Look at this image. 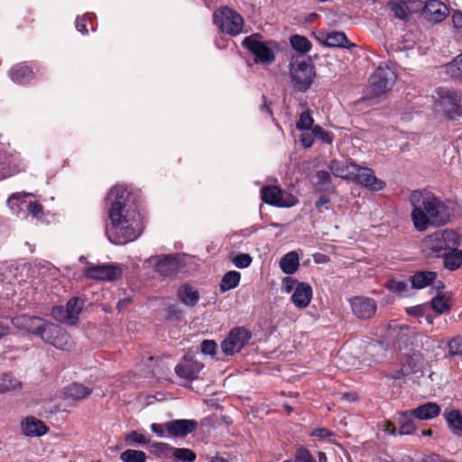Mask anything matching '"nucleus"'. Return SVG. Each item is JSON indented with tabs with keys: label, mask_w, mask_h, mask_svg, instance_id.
<instances>
[{
	"label": "nucleus",
	"mask_w": 462,
	"mask_h": 462,
	"mask_svg": "<svg viewBox=\"0 0 462 462\" xmlns=\"http://www.w3.org/2000/svg\"><path fill=\"white\" fill-rule=\"evenodd\" d=\"M290 43L294 50L302 53L308 52L311 49V42L305 36L293 35L290 39Z\"/></svg>",
	"instance_id": "nucleus-40"
},
{
	"label": "nucleus",
	"mask_w": 462,
	"mask_h": 462,
	"mask_svg": "<svg viewBox=\"0 0 462 462\" xmlns=\"http://www.w3.org/2000/svg\"><path fill=\"white\" fill-rule=\"evenodd\" d=\"M441 258L443 265L449 271H456L462 265V250L453 246Z\"/></svg>",
	"instance_id": "nucleus-29"
},
{
	"label": "nucleus",
	"mask_w": 462,
	"mask_h": 462,
	"mask_svg": "<svg viewBox=\"0 0 462 462\" xmlns=\"http://www.w3.org/2000/svg\"><path fill=\"white\" fill-rule=\"evenodd\" d=\"M299 282L291 277H285L282 280V286L285 292L290 293L294 291Z\"/></svg>",
	"instance_id": "nucleus-54"
},
{
	"label": "nucleus",
	"mask_w": 462,
	"mask_h": 462,
	"mask_svg": "<svg viewBox=\"0 0 462 462\" xmlns=\"http://www.w3.org/2000/svg\"><path fill=\"white\" fill-rule=\"evenodd\" d=\"M159 447L162 452H167V455L171 454L177 461L193 462L196 459V454L189 448H172L163 443H161Z\"/></svg>",
	"instance_id": "nucleus-24"
},
{
	"label": "nucleus",
	"mask_w": 462,
	"mask_h": 462,
	"mask_svg": "<svg viewBox=\"0 0 462 462\" xmlns=\"http://www.w3.org/2000/svg\"><path fill=\"white\" fill-rule=\"evenodd\" d=\"M352 180H356L366 189L375 191L382 190L385 186L384 181L379 180L372 169L359 165H357V170Z\"/></svg>",
	"instance_id": "nucleus-15"
},
{
	"label": "nucleus",
	"mask_w": 462,
	"mask_h": 462,
	"mask_svg": "<svg viewBox=\"0 0 462 462\" xmlns=\"http://www.w3.org/2000/svg\"><path fill=\"white\" fill-rule=\"evenodd\" d=\"M387 288L393 292L403 295L408 290V284L405 282L390 281L387 283Z\"/></svg>",
	"instance_id": "nucleus-45"
},
{
	"label": "nucleus",
	"mask_w": 462,
	"mask_h": 462,
	"mask_svg": "<svg viewBox=\"0 0 462 462\" xmlns=\"http://www.w3.org/2000/svg\"><path fill=\"white\" fill-rule=\"evenodd\" d=\"M9 327L7 324L0 321V338L8 334Z\"/></svg>",
	"instance_id": "nucleus-64"
},
{
	"label": "nucleus",
	"mask_w": 462,
	"mask_h": 462,
	"mask_svg": "<svg viewBox=\"0 0 462 462\" xmlns=\"http://www.w3.org/2000/svg\"><path fill=\"white\" fill-rule=\"evenodd\" d=\"M180 269L178 259L172 255H165L155 265V270L163 276H170Z\"/></svg>",
	"instance_id": "nucleus-28"
},
{
	"label": "nucleus",
	"mask_w": 462,
	"mask_h": 462,
	"mask_svg": "<svg viewBox=\"0 0 462 462\" xmlns=\"http://www.w3.org/2000/svg\"><path fill=\"white\" fill-rule=\"evenodd\" d=\"M166 312L167 318L171 320H179L182 317V311L173 305L169 306Z\"/></svg>",
	"instance_id": "nucleus-53"
},
{
	"label": "nucleus",
	"mask_w": 462,
	"mask_h": 462,
	"mask_svg": "<svg viewBox=\"0 0 462 462\" xmlns=\"http://www.w3.org/2000/svg\"><path fill=\"white\" fill-rule=\"evenodd\" d=\"M21 382L12 374L0 373V394L21 388Z\"/></svg>",
	"instance_id": "nucleus-35"
},
{
	"label": "nucleus",
	"mask_w": 462,
	"mask_h": 462,
	"mask_svg": "<svg viewBox=\"0 0 462 462\" xmlns=\"http://www.w3.org/2000/svg\"><path fill=\"white\" fill-rule=\"evenodd\" d=\"M234 264L238 268H246L252 263V257L248 254H239L233 260Z\"/></svg>",
	"instance_id": "nucleus-50"
},
{
	"label": "nucleus",
	"mask_w": 462,
	"mask_h": 462,
	"mask_svg": "<svg viewBox=\"0 0 462 462\" xmlns=\"http://www.w3.org/2000/svg\"><path fill=\"white\" fill-rule=\"evenodd\" d=\"M36 336L40 337L45 343L57 346L58 328L54 323L44 320V325L42 326Z\"/></svg>",
	"instance_id": "nucleus-30"
},
{
	"label": "nucleus",
	"mask_w": 462,
	"mask_h": 462,
	"mask_svg": "<svg viewBox=\"0 0 462 462\" xmlns=\"http://www.w3.org/2000/svg\"><path fill=\"white\" fill-rule=\"evenodd\" d=\"M294 458L295 462H316L311 453L303 447L297 448Z\"/></svg>",
	"instance_id": "nucleus-44"
},
{
	"label": "nucleus",
	"mask_w": 462,
	"mask_h": 462,
	"mask_svg": "<svg viewBox=\"0 0 462 462\" xmlns=\"http://www.w3.org/2000/svg\"><path fill=\"white\" fill-rule=\"evenodd\" d=\"M198 423L194 420H173L168 422V435L173 437H185L197 429Z\"/></svg>",
	"instance_id": "nucleus-22"
},
{
	"label": "nucleus",
	"mask_w": 462,
	"mask_h": 462,
	"mask_svg": "<svg viewBox=\"0 0 462 462\" xmlns=\"http://www.w3.org/2000/svg\"><path fill=\"white\" fill-rule=\"evenodd\" d=\"M396 80V75L388 67H379L371 75L366 88V97L369 99L380 97L388 92Z\"/></svg>",
	"instance_id": "nucleus-5"
},
{
	"label": "nucleus",
	"mask_w": 462,
	"mask_h": 462,
	"mask_svg": "<svg viewBox=\"0 0 462 462\" xmlns=\"http://www.w3.org/2000/svg\"><path fill=\"white\" fill-rule=\"evenodd\" d=\"M437 94L439 98V106L447 118L455 120L462 116V96L460 93L453 88H438Z\"/></svg>",
	"instance_id": "nucleus-9"
},
{
	"label": "nucleus",
	"mask_w": 462,
	"mask_h": 462,
	"mask_svg": "<svg viewBox=\"0 0 462 462\" xmlns=\"http://www.w3.org/2000/svg\"><path fill=\"white\" fill-rule=\"evenodd\" d=\"M423 356L419 351H413L405 356L402 367L393 372L389 376L393 380L413 379L422 376Z\"/></svg>",
	"instance_id": "nucleus-8"
},
{
	"label": "nucleus",
	"mask_w": 462,
	"mask_h": 462,
	"mask_svg": "<svg viewBox=\"0 0 462 462\" xmlns=\"http://www.w3.org/2000/svg\"><path fill=\"white\" fill-rule=\"evenodd\" d=\"M328 168L334 176L352 180L357 170V164L347 161L333 160L330 162Z\"/></svg>",
	"instance_id": "nucleus-21"
},
{
	"label": "nucleus",
	"mask_w": 462,
	"mask_h": 462,
	"mask_svg": "<svg viewBox=\"0 0 462 462\" xmlns=\"http://www.w3.org/2000/svg\"><path fill=\"white\" fill-rule=\"evenodd\" d=\"M8 75L12 81L18 84L28 83L34 77L32 69L24 64H17L14 66L9 70Z\"/></svg>",
	"instance_id": "nucleus-26"
},
{
	"label": "nucleus",
	"mask_w": 462,
	"mask_h": 462,
	"mask_svg": "<svg viewBox=\"0 0 462 462\" xmlns=\"http://www.w3.org/2000/svg\"><path fill=\"white\" fill-rule=\"evenodd\" d=\"M448 14V8L439 0H427L421 11V15L433 23L442 22Z\"/></svg>",
	"instance_id": "nucleus-16"
},
{
	"label": "nucleus",
	"mask_w": 462,
	"mask_h": 462,
	"mask_svg": "<svg viewBox=\"0 0 462 462\" xmlns=\"http://www.w3.org/2000/svg\"><path fill=\"white\" fill-rule=\"evenodd\" d=\"M121 269L113 263L93 265L85 271L88 278L108 282L116 280L121 276Z\"/></svg>",
	"instance_id": "nucleus-12"
},
{
	"label": "nucleus",
	"mask_w": 462,
	"mask_h": 462,
	"mask_svg": "<svg viewBox=\"0 0 462 462\" xmlns=\"http://www.w3.org/2000/svg\"><path fill=\"white\" fill-rule=\"evenodd\" d=\"M350 305L353 313L362 319L372 318L376 311V303L374 300L363 296H356L350 300Z\"/></svg>",
	"instance_id": "nucleus-14"
},
{
	"label": "nucleus",
	"mask_w": 462,
	"mask_h": 462,
	"mask_svg": "<svg viewBox=\"0 0 462 462\" xmlns=\"http://www.w3.org/2000/svg\"><path fill=\"white\" fill-rule=\"evenodd\" d=\"M204 367L200 362L192 357H184L175 367L176 374L186 380L193 381Z\"/></svg>",
	"instance_id": "nucleus-17"
},
{
	"label": "nucleus",
	"mask_w": 462,
	"mask_h": 462,
	"mask_svg": "<svg viewBox=\"0 0 462 462\" xmlns=\"http://www.w3.org/2000/svg\"><path fill=\"white\" fill-rule=\"evenodd\" d=\"M407 313L416 317H422L424 315V308L422 306H416L407 310Z\"/></svg>",
	"instance_id": "nucleus-59"
},
{
	"label": "nucleus",
	"mask_w": 462,
	"mask_h": 462,
	"mask_svg": "<svg viewBox=\"0 0 462 462\" xmlns=\"http://www.w3.org/2000/svg\"><path fill=\"white\" fill-rule=\"evenodd\" d=\"M178 300L188 307H195L199 300V292L191 285L182 284L177 291Z\"/></svg>",
	"instance_id": "nucleus-23"
},
{
	"label": "nucleus",
	"mask_w": 462,
	"mask_h": 462,
	"mask_svg": "<svg viewBox=\"0 0 462 462\" xmlns=\"http://www.w3.org/2000/svg\"><path fill=\"white\" fill-rule=\"evenodd\" d=\"M120 458L124 462H145L146 454L142 450L126 449L121 453Z\"/></svg>",
	"instance_id": "nucleus-41"
},
{
	"label": "nucleus",
	"mask_w": 462,
	"mask_h": 462,
	"mask_svg": "<svg viewBox=\"0 0 462 462\" xmlns=\"http://www.w3.org/2000/svg\"><path fill=\"white\" fill-rule=\"evenodd\" d=\"M261 199L266 204L279 208H291L299 202L293 194L281 189L274 185L263 187L261 189Z\"/></svg>",
	"instance_id": "nucleus-10"
},
{
	"label": "nucleus",
	"mask_w": 462,
	"mask_h": 462,
	"mask_svg": "<svg viewBox=\"0 0 462 462\" xmlns=\"http://www.w3.org/2000/svg\"><path fill=\"white\" fill-rule=\"evenodd\" d=\"M311 299V286L306 282H299L292 292L291 300L295 307L304 309L310 305Z\"/></svg>",
	"instance_id": "nucleus-20"
},
{
	"label": "nucleus",
	"mask_w": 462,
	"mask_h": 462,
	"mask_svg": "<svg viewBox=\"0 0 462 462\" xmlns=\"http://www.w3.org/2000/svg\"><path fill=\"white\" fill-rule=\"evenodd\" d=\"M84 300L79 297L71 298L66 304L65 310H60V323L75 326L79 320V314L84 308Z\"/></svg>",
	"instance_id": "nucleus-13"
},
{
	"label": "nucleus",
	"mask_w": 462,
	"mask_h": 462,
	"mask_svg": "<svg viewBox=\"0 0 462 462\" xmlns=\"http://www.w3.org/2000/svg\"><path fill=\"white\" fill-rule=\"evenodd\" d=\"M314 120L309 110L303 111L300 115V118L296 123V127L299 130H310L313 127Z\"/></svg>",
	"instance_id": "nucleus-42"
},
{
	"label": "nucleus",
	"mask_w": 462,
	"mask_h": 462,
	"mask_svg": "<svg viewBox=\"0 0 462 462\" xmlns=\"http://www.w3.org/2000/svg\"><path fill=\"white\" fill-rule=\"evenodd\" d=\"M412 414H411V411H405L400 416V428L399 433L401 435H408L413 433L415 430L414 421L411 419Z\"/></svg>",
	"instance_id": "nucleus-38"
},
{
	"label": "nucleus",
	"mask_w": 462,
	"mask_h": 462,
	"mask_svg": "<svg viewBox=\"0 0 462 462\" xmlns=\"http://www.w3.org/2000/svg\"><path fill=\"white\" fill-rule=\"evenodd\" d=\"M241 275L236 271H229L227 272L222 278L220 282V290L222 291H226L231 289L236 288L240 282Z\"/></svg>",
	"instance_id": "nucleus-36"
},
{
	"label": "nucleus",
	"mask_w": 462,
	"mask_h": 462,
	"mask_svg": "<svg viewBox=\"0 0 462 462\" xmlns=\"http://www.w3.org/2000/svg\"><path fill=\"white\" fill-rule=\"evenodd\" d=\"M325 44L328 47L348 48L349 43L346 34L341 32H332L327 35Z\"/></svg>",
	"instance_id": "nucleus-34"
},
{
	"label": "nucleus",
	"mask_w": 462,
	"mask_h": 462,
	"mask_svg": "<svg viewBox=\"0 0 462 462\" xmlns=\"http://www.w3.org/2000/svg\"><path fill=\"white\" fill-rule=\"evenodd\" d=\"M92 393V390L81 383H71L64 387L62 394L65 399L72 401H79L87 398Z\"/></svg>",
	"instance_id": "nucleus-27"
},
{
	"label": "nucleus",
	"mask_w": 462,
	"mask_h": 462,
	"mask_svg": "<svg viewBox=\"0 0 462 462\" xmlns=\"http://www.w3.org/2000/svg\"><path fill=\"white\" fill-rule=\"evenodd\" d=\"M251 338V333L245 328H236L230 330L226 338L221 343V348L226 355L232 356L239 352Z\"/></svg>",
	"instance_id": "nucleus-11"
},
{
	"label": "nucleus",
	"mask_w": 462,
	"mask_h": 462,
	"mask_svg": "<svg viewBox=\"0 0 462 462\" xmlns=\"http://www.w3.org/2000/svg\"><path fill=\"white\" fill-rule=\"evenodd\" d=\"M444 416L450 430L456 434L460 435L462 432V414L457 410H445Z\"/></svg>",
	"instance_id": "nucleus-32"
},
{
	"label": "nucleus",
	"mask_w": 462,
	"mask_h": 462,
	"mask_svg": "<svg viewBox=\"0 0 462 462\" xmlns=\"http://www.w3.org/2000/svg\"><path fill=\"white\" fill-rule=\"evenodd\" d=\"M11 322L16 328L25 330L35 336L39 333L42 326L44 325L43 319L25 314L13 318Z\"/></svg>",
	"instance_id": "nucleus-18"
},
{
	"label": "nucleus",
	"mask_w": 462,
	"mask_h": 462,
	"mask_svg": "<svg viewBox=\"0 0 462 462\" xmlns=\"http://www.w3.org/2000/svg\"><path fill=\"white\" fill-rule=\"evenodd\" d=\"M331 435V432L325 428L317 429L312 432V436L319 438H327Z\"/></svg>",
	"instance_id": "nucleus-60"
},
{
	"label": "nucleus",
	"mask_w": 462,
	"mask_h": 462,
	"mask_svg": "<svg viewBox=\"0 0 462 462\" xmlns=\"http://www.w3.org/2000/svg\"><path fill=\"white\" fill-rule=\"evenodd\" d=\"M214 23L222 32L236 36L243 32L244 18L229 7H223L214 14Z\"/></svg>",
	"instance_id": "nucleus-6"
},
{
	"label": "nucleus",
	"mask_w": 462,
	"mask_h": 462,
	"mask_svg": "<svg viewBox=\"0 0 462 462\" xmlns=\"http://www.w3.org/2000/svg\"><path fill=\"white\" fill-rule=\"evenodd\" d=\"M21 430L26 437L38 438L43 436L48 428L40 419L28 416L22 420Z\"/></svg>",
	"instance_id": "nucleus-19"
},
{
	"label": "nucleus",
	"mask_w": 462,
	"mask_h": 462,
	"mask_svg": "<svg viewBox=\"0 0 462 462\" xmlns=\"http://www.w3.org/2000/svg\"><path fill=\"white\" fill-rule=\"evenodd\" d=\"M74 341L71 337L67 333H61L60 330V350L69 351L74 346Z\"/></svg>",
	"instance_id": "nucleus-47"
},
{
	"label": "nucleus",
	"mask_w": 462,
	"mask_h": 462,
	"mask_svg": "<svg viewBox=\"0 0 462 462\" xmlns=\"http://www.w3.org/2000/svg\"><path fill=\"white\" fill-rule=\"evenodd\" d=\"M200 348L204 355L214 356L217 350V344L214 340H204L200 345Z\"/></svg>",
	"instance_id": "nucleus-51"
},
{
	"label": "nucleus",
	"mask_w": 462,
	"mask_h": 462,
	"mask_svg": "<svg viewBox=\"0 0 462 462\" xmlns=\"http://www.w3.org/2000/svg\"><path fill=\"white\" fill-rule=\"evenodd\" d=\"M299 266V255L295 251L289 252L280 261V267L286 274H293Z\"/></svg>",
	"instance_id": "nucleus-31"
},
{
	"label": "nucleus",
	"mask_w": 462,
	"mask_h": 462,
	"mask_svg": "<svg viewBox=\"0 0 462 462\" xmlns=\"http://www.w3.org/2000/svg\"><path fill=\"white\" fill-rule=\"evenodd\" d=\"M76 27H77L78 31L80 32L81 33H83V34L88 33L87 18L86 17L78 18L76 21Z\"/></svg>",
	"instance_id": "nucleus-57"
},
{
	"label": "nucleus",
	"mask_w": 462,
	"mask_h": 462,
	"mask_svg": "<svg viewBox=\"0 0 462 462\" xmlns=\"http://www.w3.org/2000/svg\"><path fill=\"white\" fill-rule=\"evenodd\" d=\"M290 76L293 88L305 92L311 86L316 70L311 60L307 59H293L290 63Z\"/></svg>",
	"instance_id": "nucleus-4"
},
{
	"label": "nucleus",
	"mask_w": 462,
	"mask_h": 462,
	"mask_svg": "<svg viewBox=\"0 0 462 462\" xmlns=\"http://www.w3.org/2000/svg\"><path fill=\"white\" fill-rule=\"evenodd\" d=\"M448 354L450 356H462V337H453L448 344Z\"/></svg>",
	"instance_id": "nucleus-43"
},
{
	"label": "nucleus",
	"mask_w": 462,
	"mask_h": 462,
	"mask_svg": "<svg viewBox=\"0 0 462 462\" xmlns=\"http://www.w3.org/2000/svg\"><path fill=\"white\" fill-rule=\"evenodd\" d=\"M452 22L456 28L462 29V13L456 11L452 14Z\"/></svg>",
	"instance_id": "nucleus-58"
},
{
	"label": "nucleus",
	"mask_w": 462,
	"mask_h": 462,
	"mask_svg": "<svg viewBox=\"0 0 462 462\" xmlns=\"http://www.w3.org/2000/svg\"><path fill=\"white\" fill-rule=\"evenodd\" d=\"M111 207L108 217L111 226L106 234L109 240L116 245H125L135 240L143 232L141 214L136 210L131 192L116 185L107 194Z\"/></svg>",
	"instance_id": "nucleus-1"
},
{
	"label": "nucleus",
	"mask_w": 462,
	"mask_h": 462,
	"mask_svg": "<svg viewBox=\"0 0 462 462\" xmlns=\"http://www.w3.org/2000/svg\"><path fill=\"white\" fill-rule=\"evenodd\" d=\"M261 38L260 34L255 33L245 37L242 44L255 56L256 63L270 64L275 60V55L272 47L273 42H263L261 41Z\"/></svg>",
	"instance_id": "nucleus-7"
},
{
	"label": "nucleus",
	"mask_w": 462,
	"mask_h": 462,
	"mask_svg": "<svg viewBox=\"0 0 462 462\" xmlns=\"http://www.w3.org/2000/svg\"><path fill=\"white\" fill-rule=\"evenodd\" d=\"M425 462H453L446 458H442L439 455H431L425 459Z\"/></svg>",
	"instance_id": "nucleus-61"
},
{
	"label": "nucleus",
	"mask_w": 462,
	"mask_h": 462,
	"mask_svg": "<svg viewBox=\"0 0 462 462\" xmlns=\"http://www.w3.org/2000/svg\"><path fill=\"white\" fill-rule=\"evenodd\" d=\"M412 206L411 217L418 231H425L430 226H441L448 224L452 216L449 206L426 190H414L410 196Z\"/></svg>",
	"instance_id": "nucleus-2"
},
{
	"label": "nucleus",
	"mask_w": 462,
	"mask_h": 462,
	"mask_svg": "<svg viewBox=\"0 0 462 462\" xmlns=\"http://www.w3.org/2000/svg\"><path fill=\"white\" fill-rule=\"evenodd\" d=\"M130 302H131L130 298L122 299L117 302V309L119 310H123L127 308V306L129 305Z\"/></svg>",
	"instance_id": "nucleus-62"
},
{
	"label": "nucleus",
	"mask_w": 462,
	"mask_h": 462,
	"mask_svg": "<svg viewBox=\"0 0 462 462\" xmlns=\"http://www.w3.org/2000/svg\"><path fill=\"white\" fill-rule=\"evenodd\" d=\"M316 177L317 185L319 186L320 189H328V185L330 184L331 181L330 173L327 171H319Z\"/></svg>",
	"instance_id": "nucleus-48"
},
{
	"label": "nucleus",
	"mask_w": 462,
	"mask_h": 462,
	"mask_svg": "<svg viewBox=\"0 0 462 462\" xmlns=\"http://www.w3.org/2000/svg\"><path fill=\"white\" fill-rule=\"evenodd\" d=\"M437 278V273L422 271L416 273L411 279L412 286L416 289H422L430 285Z\"/></svg>",
	"instance_id": "nucleus-33"
},
{
	"label": "nucleus",
	"mask_w": 462,
	"mask_h": 462,
	"mask_svg": "<svg viewBox=\"0 0 462 462\" xmlns=\"http://www.w3.org/2000/svg\"><path fill=\"white\" fill-rule=\"evenodd\" d=\"M312 134L315 137L319 138L326 143H331L333 141L332 136L329 133L326 132L321 126L314 125L312 127Z\"/></svg>",
	"instance_id": "nucleus-46"
},
{
	"label": "nucleus",
	"mask_w": 462,
	"mask_h": 462,
	"mask_svg": "<svg viewBox=\"0 0 462 462\" xmlns=\"http://www.w3.org/2000/svg\"><path fill=\"white\" fill-rule=\"evenodd\" d=\"M313 134L306 132L300 134V143L305 148H310L313 144Z\"/></svg>",
	"instance_id": "nucleus-56"
},
{
	"label": "nucleus",
	"mask_w": 462,
	"mask_h": 462,
	"mask_svg": "<svg viewBox=\"0 0 462 462\" xmlns=\"http://www.w3.org/2000/svg\"><path fill=\"white\" fill-rule=\"evenodd\" d=\"M387 7L391 10L395 18L400 19L402 21L409 20V10L404 3L398 1H389L387 3Z\"/></svg>",
	"instance_id": "nucleus-37"
},
{
	"label": "nucleus",
	"mask_w": 462,
	"mask_h": 462,
	"mask_svg": "<svg viewBox=\"0 0 462 462\" xmlns=\"http://www.w3.org/2000/svg\"><path fill=\"white\" fill-rule=\"evenodd\" d=\"M26 208L28 210V212L32 216V217H39L40 214L42 213V206L37 203V202H30L26 205Z\"/></svg>",
	"instance_id": "nucleus-55"
},
{
	"label": "nucleus",
	"mask_w": 462,
	"mask_h": 462,
	"mask_svg": "<svg viewBox=\"0 0 462 462\" xmlns=\"http://www.w3.org/2000/svg\"><path fill=\"white\" fill-rule=\"evenodd\" d=\"M453 64L455 67H457V70L462 76V53L453 60Z\"/></svg>",
	"instance_id": "nucleus-63"
},
{
	"label": "nucleus",
	"mask_w": 462,
	"mask_h": 462,
	"mask_svg": "<svg viewBox=\"0 0 462 462\" xmlns=\"http://www.w3.org/2000/svg\"><path fill=\"white\" fill-rule=\"evenodd\" d=\"M440 407L436 402H426L424 404L420 405L416 409L411 411V414H412L415 418L426 420L436 418L440 413Z\"/></svg>",
	"instance_id": "nucleus-25"
},
{
	"label": "nucleus",
	"mask_w": 462,
	"mask_h": 462,
	"mask_svg": "<svg viewBox=\"0 0 462 462\" xmlns=\"http://www.w3.org/2000/svg\"><path fill=\"white\" fill-rule=\"evenodd\" d=\"M126 441L129 443H136L141 445H145L149 443V439H147L144 435L137 432V431H131L127 437Z\"/></svg>",
	"instance_id": "nucleus-49"
},
{
	"label": "nucleus",
	"mask_w": 462,
	"mask_h": 462,
	"mask_svg": "<svg viewBox=\"0 0 462 462\" xmlns=\"http://www.w3.org/2000/svg\"><path fill=\"white\" fill-rule=\"evenodd\" d=\"M151 430L157 436L164 437L166 435V433L168 434V422H166V423H152L151 425Z\"/></svg>",
	"instance_id": "nucleus-52"
},
{
	"label": "nucleus",
	"mask_w": 462,
	"mask_h": 462,
	"mask_svg": "<svg viewBox=\"0 0 462 462\" xmlns=\"http://www.w3.org/2000/svg\"><path fill=\"white\" fill-rule=\"evenodd\" d=\"M431 307L439 314L445 313L451 307L450 299L444 295H438L431 300Z\"/></svg>",
	"instance_id": "nucleus-39"
},
{
	"label": "nucleus",
	"mask_w": 462,
	"mask_h": 462,
	"mask_svg": "<svg viewBox=\"0 0 462 462\" xmlns=\"http://www.w3.org/2000/svg\"><path fill=\"white\" fill-rule=\"evenodd\" d=\"M458 245V235L450 229L436 231L421 241L422 252L429 257H442L449 249Z\"/></svg>",
	"instance_id": "nucleus-3"
}]
</instances>
